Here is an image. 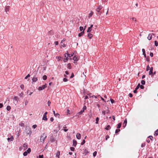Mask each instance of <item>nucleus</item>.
Masks as SVG:
<instances>
[{"instance_id": "nucleus-44", "label": "nucleus", "mask_w": 158, "mask_h": 158, "mask_svg": "<svg viewBox=\"0 0 158 158\" xmlns=\"http://www.w3.org/2000/svg\"><path fill=\"white\" fill-rule=\"evenodd\" d=\"M85 143V139H84L83 140L82 142L81 143V145H83Z\"/></svg>"}, {"instance_id": "nucleus-28", "label": "nucleus", "mask_w": 158, "mask_h": 158, "mask_svg": "<svg viewBox=\"0 0 158 158\" xmlns=\"http://www.w3.org/2000/svg\"><path fill=\"white\" fill-rule=\"evenodd\" d=\"M19 125L21 126V127H24V124L22 122H20L19 124Z\"/></svg>"}, {"instance_id": "nucleus-59", "label": "nucleus", "mask_w": 158, "mask_h": 158, "mask_svg": "<svg viewBox=\"0 0 158 158\" xmlns=\"http://www.w3.org/2000/svg\"><path fill=\"white\" fill-rule=\"evenodd\" d=\"M28 101H27V100H26L25 102V105H27V103H28Z\"/></svg>"}, {"instance_id": "nucleus-25", "label": "nucleus", "mask_w": 158, "mask_h": 158, "mask_svg": "<svg viewBox=\"0 0 158 158\" xmlns=\"http://www.w3.org/2000/svg\"><path fill=\"white\" fill-rule=\"evenodd\" d=\"M110 128V125H107L106 127L105 128V129L107 130H109Z\"/></svg>"}, {"instance_id": "nucleus-55", "label": "nucleus", "mask_w": 158, "mask_h": 158, "mask_svg": "<svg viewBox=\"0 0 158 158\" xmlns=\"http://www.w3.org/2000/svg\"><path fill=\"white\" fill-rule=\"evenodd\" d=\"M140 87L141 89H143L144 88V86L143 85H141L140 86Z\"/></svg>"}, {"instance_id": "nucleus-23", "label": "nucleus", "mask_w": 158, "mask_h": 158, "mask_svg": "<svg viewBox=\"0 0 158 158\" xmlns=\"http://www.w3.org/2000/svg\"><path fill=\"white\" fill-rule=\"evenodd\" d=\"M13 139H14V138L13 137H11L10 138H7V140L9 141H12L13 140Z\"/></svg>"}, {"instance_id": "nucleus-63", "label": "nucleus", "mask_w": 158, "mask_h": 158, "mask_svg": "<svg viewBox=\"0 0 158 158\" xmlns=\"http://www.w3.org/2000/svg\"><path fill=\"white\" fill-rule=\"evenodd\" d=\"M105 113L106 112H105V111H102V114L104 115H105Z\"/></svg>"}, {"instance_id": "nucleus-34", "label": "nucleus", "mask_w": 158, "mask_h": 158, "mask_svg": "<svg viewBox=\"0 0 158 158\" xmlns=\"http://www.w3.org/2000/svg\"><path fill=\"white\" fill-rule=\"evenodd\" d=\"M155 45L156 46H157L158 45V42L156 41H154Z\"/></svg>"}, {"instance_id": "nucleus-29", "label": "nucleus", "mask_w": 158, "mask_h": 158, "mask_svg": "<svg viewBox=\"0 0 158 158\" xmlns=\"http://www.w3.org/2000/svg\"><path fill=\"white\" fill-rule=\"evenodd\" d=\"M99 120V118H98V117H97L96 118V123L97 124L98 123V121Z\"/></svg>"}, {"instance_id": "nucleus-43", "label": "nucleus", "mask_w": 158, "mask_h": 158, "mask_svg": "<svg viewBox=\"0 0 158 158\" xmlns=\"http://www.w3.org/2000/svg\"><path fill=\"white\" fill-rule=\"evenodd\" d=\"M97 152L96 151H95L93 153V156L95 157V156H96V154H97Z\"/></svg>"}, {"instance_id": "nucleus-54", "label": "nucleus", "mask_w": 158, "mask_h": 158, "mask_svg": "<svg viewBox=\"0 0 158 158\" xmlns=\"http://www.w3.org/2000/svg\"><path fill=\"white\" fill-rule=\"evenodd\" d=\"M150 55L151 57H152L153 56V54L152 52H150Z\"/></svg>"}, {"instance_id": "nucleus-3", "label": "nucleus", "mask_w": 158, "mask_h": 158, "mask_svg": "<svg viewBox=\"0 0 158 158\" xmlns=\"http://www.w3.org/2000/svg\"><path fill=\"white\" fill-rule=\"evenodd\" d=\"M86 109V107L85 106H84L82 109L81 110V111H80L78 113V114H82L83 112Z\"/></svg>"}, {"instance_id": "nucleus-2", "label": "nucleus", "mask_w": 158, "mask_h": 158, "mask_svg": "<svg viewBox=\"0 0 158 158\" xmlns=\"http://www.w3.org/2000/svg\"><path fill=\"white\" fill-rule=\"evenodd\" d=\"M47 87V85L45 84L44 85H42V86H40L38 88V90H42L43 89H44Z\"/></svg>"}, {"instance_id": "nucleus-62", "label": "nucleus", "mask_w": 158, "mask_h": 158, "mask_svg": "<svg viewBox=\"0 0 158 158\" xmlns=\"http://www.w3.org/2000/svg\"><path fill=\"white\" fill-rule=\"evenodd\" d=\"M74 75V74L73 73H72L71 74V77H70V78H73V77Z\"/></svg>"}, {"instance_id": "nucleus-22", "label": "nucleus", "mask_w": 158, "mask_h": 158, "mask_svg": "<svg viewBox=\"0 0 158 158\" xmlns=\"http://www.w3.org/2000/svg\"><path fill=\"white\" fill-rule=\"evenodd\" d=\"M92 30V28H91V27H88L87 30V32L88 33L90 32Z\"/></svg>"}, {"instance_id": "nucleus-14", "label": "nucleus", "mask_w": 158, "mask_h": 158, "mask_svg": "<svg viewBox=\"0 0 158 158\" xmlns=\"http://www.w3.org/2000/svg\"><path fill=\"white\" fill-rule=\"evenodd\" d=\"M53 112L55 116L56 117H58V118H59L60 115L58 113H56L54 110H53Z\"/></svg>"}, {"instance_id": "nucleus-37", "label": "nucleus", "mask_w": 158, "mask_h": 158, "mask_svg": "<svg viewBox=\"0 0 158 158\" xmlns=\"http://www.w3.org/2000/svg\"><path fill=\"white\" fill-rule=\"evenodd\" d=\"M79 29H80V31H83V30H84V28H83V27H81V26L80 27Z\"/></svg>"}, {"instance_id": "nucleus-16", "label": "nucleus", "mask_w": 158, "mask_h": 158, "mask_svg": "<svg viewBox=\"0 0 158 158\" xmlns=\"http://www.w3.org/2000/svg\"><path fill=\"white\" fill-rule=\"evenodd\" d=\"M77 144V142L75 139L73 140V145L74 147H75Z\"/></svg>"}, {"instance_id": "nucleus-7", "label": "nucleus", "mask_w": 158, "mask_h": 158, "mask_svg": "<svg viewBox=\"0 0 158 158\" xmlns=\"http://www.w3.org/2000/svg\"><path fill=\"white\" fill-rule=\"evenodd\" d=\"M23 149L24 150H26L27 148L28 145L27 143H24L23 145Z\"/></svg>"}, {"instance_id": "nucleus-64", "label": "nucleus", "mask_w": 158, "mask_h": 158, "mask_svg": "<svg viewBox=\"0 0 158 158\" xmlns=\"http://www.w3.org/2000/svg\"><path fill=\"white\" fill-rule=\"evenodd\" d=\"M33 127L34 128H36V127H37V125H34L33 126Z\"/></svg>"}, {"instance_id": "nucleus-5", "label": "nucleus", "mask_w": 158, "mask_h": 158, "mask_svg": "<svg viewBox=\"0 0 158 158\" xmlns=\"http://www.w3.org/2000/svg\"><path fill=\"white\" fill-rule=\"evenodd\" d=\"M28 130L26 132V133L28 134H29L31 133V129L29 127H26V130Z\"/></svg>"}, {"instance_id": "nucleus-27", "label": "nucleus", "mask_w": 158, "mask_h": 158, "mask_svg": "<svg viewBox=\"0 0 158 158\" xmlns=\"http://www.w3.org/2000/svg\"><path fill=\"white\" fill-rule=\"evenodd\" d=\"M121 123H119L117 125V128H120L121 126Z\"/></svg>"}, {"instance_id": "nucleus-30", "label": "nucleus", "mask_w": 158, "mask_h": 158, "mask_svg": "<svg viewBox=\"0 0 158 158\" xmlns=\"http://www.w3.org/2000/svg\"><path fill=\"white\" fill-rule=\"evenodd\" d=\"M68 68L70 69H71V64L70 63H69L68 64Z\"/></svg>"}, {"instance_id": "nucleus-33", "label": "nucleus", "mask_w": 158, "mask_h": 158, "mask_svg": "<svg viewBox=\"0 0 158 158\" xmlns=\"http://www.w3.org/2000/svg\"><path fill=\"white\" fill-rule=\"evenodd\" d=\"M28 153L26 151H25L24 152V153H23V155L24 156H26L27 155V154Z\"/></svg>"}, {"instance_id": "nucleus-46", "label": "nucleus", "mask_w": 158, "mask_h": 158, "mask_svg": "<svg viewBox=\"0 0 158 158\" xmlns=\"http://www.w3.org/2000/svg\"><path fill=\"white\" fill-rule=\"evenodd\" d=\"M23 92H21V93L19 94V95L20 97H23Z\"/></svg>"}, {"instance_id": "nucleus-1", "label": "nucleus", "mask_w": 158, "mask_h": 158, "mask_svg": "<svg viewBox=\"0 0 158 158\" xmlns=\"http://www.w3.org/2000/svg\"><path fill=\"white\" fill-rule=\"evenodd\" d=\"M47 137V135L44 133L42 134L40 136V141L41 142L43 143L45 139Z\"/></svg>"}, {"instance_id": "nucleus-61", "label": "nucleus", "mask_w": 158, "mask_h": 158, "mask_svg": "<svg viewBox=\"0 0 158 158\" xmlns=\"http://www.w3.org/2000/svg\"><path fill=\"white\" fill-rule=\"evenodd\" d=\"M109 138V136L108 135H107L106 136V140H107V139L108 138Z\"/></svg>"}, {"instance_id": "nucleus-17", "label": "nucleus", "mask_w": 158, "mask_h": 158, "mask_svg": "<svg viewBox=\"0 0 158 158\" xmlns=\"http://www.w3.org/2000/svg\"><path fill=\"white\" fill-rule=\"evenodd\" d=\"M142 51L143 52V55H144V57L145 58H146V54L145 49L143 48L142 49Z\"/></svg>"}, {"instance_id": "nucleus-15", "label": "nucleus", "mask_w": 158, "mask_h": 158, "mask_svg": "<svg viewBox=\"0 0 158 158\" xmlns=\"http://www.w3.org/2000/svg\"><path fill=\"white\" fill-rule=\"evenodd\" d=\"M93 35L92 34H91L90 32L88 33V36L90 39H91L93 37Z\"/></svg>"}, {"instance_id": "nucleus-53", "label": "nucleus", "mask_w": 158, "mask_h": 158, "mask_svg": "<svg viewBox=\"0 0 158 158\" xmlns=\"http://www.w3.org/2000/svg\"><path fill=\"white\" fill-rule=\"evenodd\" d=\"M70 149L72 151H74L75 149V148L73 147H71Z\"/></svg>"}, {"instance_id": "nucleus-41", "label": "nucleus", "mask_w": 158, "mask_h": 158, "mask_svg": "<svg viewBox=\"0 0 158 158\" xmlns=\"http://www.w3.org/2000/svg\"><path fill=\"white\" fill-rule=\"evenodd\" d=\"M141 83L142 85H144L145 84V81L143 80L141 81Z\"/></svg>"}, {"instance_id": "nucleus-39", "label": "nucleus", "mask_w": 158, "mask_h": 158, "mask_svg": "<svg viewBox=\"0 0 158 158\" xmlns=\"http://www.w3.org/2000/svg\"><path fill=\"white\" fill-rule=\"evenodd\" d=\"M20 88L23 89H24V85H23V84H21V85H20Z\"/></svg>"}, {"instance_id": "nucleus-52", "label": "nucleus", "mask_w": 158, "mask_h": 158, "mask_svg": "<svg viewBox=\"0 0 158 158\" xmlns=\"http://www.w3.org/2000/svg\"><path fill=\"white\" fill-rule=\"evenodd\" d=\"M110 101L112 103H113L114 102V100L112 99H110Z\"/></svg>"}, {"instance_id": "nucleus-19", "label": "nucleus", "mask_w": 158, "mask_h": 158, "mask_svg": "<svg viewBox=\"0 0 158 158\" xmlns=\"http://www.w3.org/2000/svg\"><path fill=\"white\" fill-rule=\"evenodd\" d=\"M130 19L133 22H135V23H136V18H134V17H132L130 18Z\"/></svg>"}, {"instance_id": "nucleus-11", "label": "nucleus", "mask_w": 158, "mask_h": 158, "mask_svg": "<svg viewBox=\"0 0 158 158\" xmlns=\"http://www.w3.org/2000/svg\"><path fill=\"white\" fill-rule=\"evenodd\" d=\"M153 68L152 67H151L150 69V71H149V75H152V74H153V72H152V71H153Z\"/></svg>"}, {"instance_id": "nucleus-26", "label": "nucleus", "mask_w": 158, "mask_h": 158, "mask_svg": "<svg viewBox=\"0 0 158 158\" xmlns=\"http://www.w3.org/2000/svg\"><path fill=\"white\" fill-rule=\"evenodd\" d=\"M154 135L156 136L158 135V129H157L156 131L155 132Z\"/></svg>"}, {"instance_id": "nucleus-49", "label": "nucleus", "mask_w": 158, "mask_h": 158, "mask_svg": "<svg viewBox=\"0 0 158 158\" xmlns=\"http://www.w3.org/2000/svg\"><path fill=\"white\" fill-rule=\"evenodd\" d=\"M63 81L64 82H66L68 81V79L67 78H64L63 79Z\"/></svg>"}, {"instance_id": "nucleus-12", "label": "nucleus", "mask_w": 158, "mask_h": 158, "mask_svg": "<svg viewBox=\"0 0 158 158\" xmlns=\"http://www.w3.org/2000/svg\"><path fill=\"white\" fill-rule=\"evenodd\" d=\"M127 119H125L124 120V122H123V127L124 128L125 127H126V126L127 124Z\"/></svg>"}, {"instance_id": "nucleus-35", "label": "nucleus", "mask_w": 158, "mask_h": 158, "mask_svg": "<svg viewBox=\"0 0 158 158\" xmlns=\"http://www.w3.org/2000/svg\"><path fill=\"white\" fill-rule=\"evenodd\" d=\"M47 78V76L46 75H44L43 76V79L44 80H46Z\"/></svg>"}, {"instance_id": "nucleus-58", "label": "nucleus", "mask_w": 158, "mask_h": 158, "mask_svg": "<svg viewBox=\"0 0 158 158\" xmlns=\"http://www.w3.org/2000/svg\"><path fill=\"white\" fill-rule=\"evenodd\" d=\"M58 43H59L58 42V41H55V45H58Z\"/></svg>"}, {"instance_id": "nucleus-10", "label": "nucleus", "mask_w": 158, "mask_h": 158, "mask_svg": "<svg viewBox=\"0 0 158 158\" xmlns=\"http://www.w3.org/2000/svg\"><path fill=\"white\" fill-rule=\"evenodd\" d=\"M86 27V26H85V28ZM85 29H84V30H83V31H82L81 32V33L78 34V35L79 37H81L83 35V34L84 33V31Z\"/></svg>"}, {"instance_id": "nucleus-4", "label": "nucleus", "mask_w": 158, "mask_h": 158, "mask_svg": "<svg viewBox=\"0 0 158 158\" xmlns=\"http://www.w3.org/2000/svg\"><path fill=\"white\" fill-rule=\"evenodd\" d=\"M102 6L101 5L98 6L96 9V11L98 12H99L100 10H102Z\"/></svg>"}, {"instance_id": "nucleus-47", "label": "nucleus", "mask_w": 158, "mask_h": 158, "mask_svg": "<svg viewBox=\"0 0 158 158\" xmlns=\"http://www.w3.org/2000/svg\"><path fill=\"white\" fill-rule=\"evenodd\" d=\"M30 75L29 74H28L25 78V79H27L28 77H30Z\"/></svg>"}, {"instance_id": "nucleus-13", "label": "nucleus", "mask_w": 158, "mask_h": 158, "mask_svg": "<svg viewBox=\"0 0 158 158\" xmlns=\"http://www.w3.org/2000/svg\"><path fill=\"white\" fill-rule=\"evenodd\" d=\"M76 137L78 139H80L81 137L80 134L77 133L76 135Z\"/></svg>"}, {"instance_id": "nucleus-57", "label": "nucleus", "mask_w": 158, "mask_h": 158, "mask_svg": "<svg viewBox=\"0 0 158 158\" xmlns=\"http://www.w3.org/2000/svg\"><path fill=\"white\" fill-rule=\"evenodd\" d=\"M39 158H44V156H43V155H39Z\"/></svg>"}, {"instance_id": "nucleus-48", "label": "nucleus", "mask_w": 158, "mask_h": 158, "mask_svg": "<svg viewBox=\"0 0 158 158\" xmlns=\"http://www.w3.org/2000/svg\"><path fill=\"white\" fill-rule=\"evenodd\" d=\"M67 55L68 56H69V58H70L73 56V54L70 55L68 54V53H67Z\"/></svg>"}, {"instance_id": "nucleus-40", "label": "nucleus", "mask_w": 158, "mask_h": 158, "mask_svg": "<svg viewBox=\"0 0 158 158\" xmlns=\"http://www.w3.org/2000/svg\"><path fill=\"white\" fill-rule=\"evenodd\" d=\"M120 129H116L115 131V133H117L118 132H119L120 131Z\"/></svg>"}, {"instance_id": "nucleus-24", "label": "nucleus", "mask_w": 158, "mask_h": 158, "mask_svg": "<svg viewBox=\"0 0 158 158\" xmlns=\"http://www.w3.org/2000/svg\"><path fill=\"white\" fill-rule=\"evenodd\" d=\"M93 14V12L92 11H91L89 15L88 16L89 18L91 17L92 16Z\"/></svg>"}, {"instance_id": "nucleus-50", "label": "nucleus", "mask_w": 158, "mask_h": 158, "mask_svg": "<svg viewBox=\"0 0 158 158\" xmlns=\"http://www.w3.org/2000/svg\"><path fill=\"white\" fill-rule=\"evenodd\" d=\"M149 70H150V67H149V65H148L146 68V71H148Z\"/></svg>"}, {"instance_id": "nucleus-31", "label": "nucleus", "mask_w": 158, "mask_h": 158, "mask_svg": "<svg viewBox=\"0 0 158 158\" xmlns=\"http://www.w3.org/2000/svg\"><path fill=\"white\" fill-rule=\"evenodd\" d=\"M73 59L74 60H77V57L76 56H74L73 57Z\"/></svg>"}, {"instance_id": "nucleus-51", "label": "nucleus", "mask_w": 158, "mask_h": 158, "mask_svg": "<svg viewBox=\"0 0 158 158\" xmlns=\"http://www.w3.org/2000/svg\"><path fill=\"white\" fill-rule=\"evenodd\" d=\"M50 141L51 142H53L54 141H55V139L54 138H52L51 140H50Z\"/></svg>"}, {"instance_id": "nucleus-8", "label": "nucleus", "mask_w": 158, "mask_h": 158, "mask_svg": "<svg viewBox=\"0 0 158 158\" xmlns=\"http://www.w3.org/2000/svg\"><path fill=\"white\" fill-rule=\"evenodd\" d=\"M65 39H64L62 40L61 43V46L63 47H66V45L64 43H63V42L65 41Z\"/></svg>"}, {"instance_id": "nucleus-45", "label": "nucleus", "mask_w": 158, "mask_h": 158, "mask_svg": "<svg viewBox=\"0 0 158 158\" xmlns=\"http://www.w3.org/2000/svg\"><path fill=\"white\" fill-rule=\"evenodd\" d=\"M27 151L28 153H29L31 152V149L30 148H28Z\"/></svg>"}, {"instance_id": "nucleus-32", "label": "nucleus", "mask_w": 158, "mask_h": 158, "mask_svg": "<svg viewBox=\"0 0 158 158\" xmlns=\"http://www.w3.org/2000/svg\"><path fill=\"white\" fill-rule=\"evenodd\" d=\"M11 109L10 106H8L6 107V109L8 111L10 110Z\"/></svg>"}, {"instance_id": "nucleus-38", "label": "nucleus", "mask_w": 158, "mask_h": 158, "mask_svg": "<svg viewBox=\"0 0 158 158\" xmlns=\"http://www.w3.org/2000/svg\"><path fill=\"white\" fill-rule=\"evenodd\" d=\"M68 60V56L67 57H66V58L64 59V62H66Z\"/></svg>"}, {"instance_id": "nucleus-42", "label": "nucleus", "mask_w": 158, "mask_h": 158, "mask_svg": "<svg viewBox=\"0 0 158 158\" xmlns=\"http://www.w3.org/2000/svg\"><path fill=\"white\" fill-rule=\"evenodd\" d=\"M148 138L151 140H153V137L152 136H149V137H148Z\"/></svg>"}, {"instance_id": "nucleus-56", "label": "nucleus", "mask_w": 158, "mask_h": 158, "mask_svg": "<svg viewBox=\"0 0 158 158\" xmlns=\"http://www.w3.org/2000/svg\"><path fill=\"white\" fill-rule=\"evenodd\" d=\"M54 120V119L53 118L51 117L50 118V120L51 122H53Z\"/></svg>"}, {"instance_id": "nucleus-36", "label": "nucleus", "mask_w": 158, "mask_h": 158, "mask_svg": "<svg viewBox=\"0 0 158 158\" xmlns=\"http://www.w3.org/2000/svg\"><path fill=\"white\" fill-rule=\"evenodd\" d=\"M14 100H15L16 101H18V99H19L18 97L17 96H15L14 97Z\"/></svg>"}, {"instance_id": "nucleus-6", "label": "nucleus", "mask_w": 158, "mask_h": 158, "mask_svg": "<svg viewBox=\"0 0 158 158\" xmlns=\"http://www.w3.org/2000/svg\"><path fill=\"white\" fill-rule=\"evenodd\" d=\"M48 113L47 112H46L44 114L43 117V119L47 121V116L46 115Z\"/></svg>"}, {"instance_id": "nucleus-9", "label": "nucleus", "mask_w": 158, "mask_h": 158, "mask_svg": "<svg viewBox=\"0 0 158 158\" xmlns=\"http://www.w3.org/2000/svg\"><path fill=\"white\" fill-rule=\"evenodd\" d=\"M10 10V6H7L5 7V11L8 14L7 12L9 11Z\"/></svg>"}, {"instance_id": "nucleus-60", "label": "nucleus", "mask_w": 158, "mask_h": 158, "mask_svg": "<svg viewBox=\"0 0 158 158\" xmlns=\"http://www.w3.org/2000/svg\"><path fill=\"white\" fill-rule=\"evenodd\" d=\"M3 106V105L2 103H0V108H1Z\"/></svg>"}, {"instance_id": "nucleus-20", "label": "nucleus", "mask_w": 158, "mask_h": 158, "mask_svg": "<svg viewBox=\"0 0 158 158\" xmlns=\"http://www.w3.org/2000/svg\"><path fill=\"white\" fill-rule=\"evenodd\" d=\"M152 35L151 34H149L148 37H147V38L148 40H150L152 39Z\"/></svg>"}, {"instance_id": "nucleus-21", "label": "nucleus", "mask_w": 158, "mask_h": 158, "mask_svg": "<svg viewBox=\"0 0 158 158\" xmlns=\"http://www.w3.org/2000/svg\"><path fill=\"white\" fill-rule=\"evenodd\" d=\"M60 151H58L56 154V156L58 158L60 157Z\"/></svg>"}, {"instance_id": "nucleus-18", "label": "nucleus", "mask_w": 158, "mask_h": 158, "mask_svg": "<svg viewBox=\"0 0 158 158\" xmlns=\"http://www.w3.org/2000/svg\"><path fill=\"white\" fill-rule=\"evenodd\" d=\"M37 78L36 77H34L32 79V81L33 82H36L37 81Z\"/></svg>"}]
</instances>
